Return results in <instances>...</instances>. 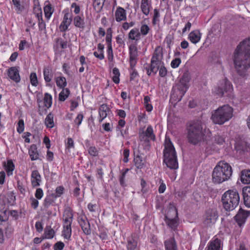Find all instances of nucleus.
I'll use <instances>...</instances> for the list:
<instances>
[{
  "instance_id": "f257e3e1",
  "label": "nucleus",
  "mask_w": 250,
  "mask_h": 250,
  "mask_svg": "<svg viewBox=\"0 0 250 250\" xmlns=\"http://www.w3.org/2000/svg\"><path fill=\"white\" fill-rule=\"evenodd\" d=\"M233 57L237 73L245 77L250 68V37L244 40L237 45Z\"/></svg>"
},
{
  "instance_id": "f03ea898",
  "label": "nucleus",
  "mask_w": 250,
  "mask_h": 250,
  "mask_svg": "<svg viewBox=\"0 0 250 250\" xmlns=\"http://www.w3.org/2000/svg\"><path fill=\"white\" fill-rule=\"evenodd\" d=\"M187 139L189 144L197 145L202 141H208L211 137L209 129L203 128V123L201 120H194L189 123L187 128Z\"/></svg>"
},
{
  "instance_id": "7ed1b4c3",
  "label": "nucleus",
  "mask_w": 250,
  "mask_h": 250,
  "mask_svg": "<svg viewBox=\"0 0 250 250\" xmlns=\"http://www.w3.org/2000/svg\"><path fill=\"white\" fill-rule=\"evenodd\" d=\"M165 148L163 150L164 163L171 169L178 168V162L177 154L174 146L169 137L166 136Z\"/></svg>"
},
{
  "instance_id": "20e7f679",
  "label": "nucleus",
  "mask_w": 250,
  "mask_h": 250,
  "mask_svg": "<svg viewBox=\"0 0 250 250\" xmlns=\"http://www.w3.org/2000/svg\"><path fill=\"white\" fill-rule=\"evenodd\" d=\"M232 169L231 166L224 161H220L214 168L212 179L214 183L220 184L228 180L231 176Z\"/></svg>"
},
{
  "instance_id": "39448f33",
  "label": "nucleus",
  "mask_w": 250,
  "mask_h": 250,
  "mask_svg": "<svg viewBox=\"0 0 250 250\" xmlns=\"http://www.w3.org/2000/svg\"><path fill=\"white\" fill-rule=\"evenodd\" d=\"M233 113V108L229 104H225L213 110L210 119L214 124L222 125L232 118Z\"/></svg>"
},
{
  "instance_id": "423d86ee",
  "label": "nucleus",
  "mask_w": 250,
  "mask_h": 250,
  "mask_svg": "<svg viewBox=\"0 0 250 250\" xmlns=\"http://www.w3.org/2000/svg\"><path fill=\"white\" fill-rule=\"evenodd\" d=\"M221 201L223 206L226 211L232 210L239 205V194L236 189H229L222 195Z\"/></svg>"
},
{
  "instance_id": "0eeeda50",
  "label": "nucleus",
  "mask_w": 250,
  "mask_h": 250,
  "mask_svg": "<svg viewBox=\"0 0 250 250\" xmlns=\"http://www.w3.org/2000/svg\"><path fill=\"white\" fill-rule=\"evenodd\" d=\"M129 63L130 71V81H134L139 77V73L136 69V66L138 61V52L136 45L131 44L128 47Z\"/></svg>"
},
{
  "instance_id": "6e6552de",
  "label": "nucleus",
  "mask_w": 250,
  "mask_h": 250,
  "mask_svg": "<svg viewBox=\"0 0 250 250\" xmlns=\"http://www.w3.org/2000/svg\"><path fill=\"white\" fill-rule=\"evenodd\" d=\"M163 59V48L160 46H157L152 54L150 60V63L149 64L151 66L156 68L155 74H156L158 71L159 67H160L162 64H164Z\"/></svg>"
},
{
  "instance_id": "1a4fd4ad",
  "label": "nucleus",
  "mask_w": 250,
  "mask_h": 250,
  "mask_svg": "<svg viewBox=\"0 0 250 250\" xmlns=\"http://www.w3.org/2000/svg\"><path fill=\"white\" fill-rule=\"evenodd\" d=\"M139 138L142 142L146 143H149L151 141L156 140V136L154 132L152 126L148 125L146 130L144 129H140L139 132Z\"/></svg>"
},
{
  "instance_id": "9d476101",
  "label": "nucleus",
  "mask_w": 250,
  "mask_h": 250,
  "mask_svg": "<svg viewBox=\"0 0 250 250\" xmlns=\"http://www.w3.org/2000/svg\"><path fill=\"white\" fill-rule=\"evenodd\" d=\"M234 148L236 153L240 158L245 157L250 152V145L243 140H237Z\"/></svg>"
},
{
  "instance_id": "9b49d317",
  "label": "nucleus",
  "mask_w": 250,
  "mask_h": 250,
  "mask_svg": "<svg viewBox=\"0 0 250 250\" xmlns=\"http://www.w3.org/2000/svg\"><path fill=\"white\" fill-rule=\"evenodd\" d=\"M218 218V212L215 209H208L203 216V223L206 226H211L215 223Z\"/></svg>"
},
{
  "instance_id": "f8f14e48",
  "label": "nucleus",
  "mask_w": 250,
  "mask_h": 250,
  "mask_svg": "<svg viewBox=\"0 0 250 250\" xmlns=\"http://www.w3.org/2000/svg\"><path fill=\"white\" fill-rule=\"evenodd\" d=\"M64 13L62 21L59 26V30L61 32H65L68 30L73 19L72 13L70 12L68 9L64 10Z\"/></svg>"
},
{
  "instance_id": "ddd939ff",
  "label": "nucleus",
  "mask_w": 250,
  "mask_h": 250,
  "mask_svg": "<svg viewBox=\"0 0 250 250\" xmlns=\"http://www.w3.org/2000/svg\"><path fill=\"white\" fill-rule=\"evenodd\" d=\"M219 83L223 85L222 87L217 86L214 89V92L221 96H222L225 92H231L233 90V86L231 83L227 79L224 78Z\"/></svg>"
},
{
  "instance_id": "4468645a",
  "label": "nucleus",
  "mask_w": 250,
  "mask_h": 250,
  "mask_svg": "<svg viewBox=\"0 0 250 250\" xmlns=\"http://www.w3.org/2000/svg\"><path fill=\"white\" fill-rule=\"evenodd\" d=\"M78 222L80 225L83 232L86 235H88L91 234V230L90 229V223L84 215H80L78 218Z\"/></svg>"
},
{
  "instance_id": "2eb2a0df",
  "label": "nucleus",
  "mask_w": 250,
  "mask_h": 250,
  "mask_svg": "<svg viewBox=\"0 0 250 250\" xmlns=\"http://www.w3.org/2000/svg\"><path fill=\"white\" fill-rule=\"evenodd\" d=\"M174 211L175 216L174 218H170L167 216H165V221L167 225L172 230H175L177 229L179 225V218L178 214V210L177 208L174 207Z\"/></svg>"
},
{
  "instance_id": "dca6fc26",
  "label": "nucleus",
  "mask_w": 250,
  "mask_h": 250,
  "mask_svg": "<svg viewBox=\"0 0 250 250\" xmlns=\"http://www.w3.org/2000/svg\"><path fill=\"white\" fill-rule=\"evenodd\" d=\"M7 74L9 78L13 82L19 83L21 80L19 73V67L12 66L9 67L7 70Z\"/></svg>"
},
{
  "instance_id": "f3484780",
  "label": "nucleus",
  "mask_w": 250,
  "mask_h": 250,
  "mask_svg": "<svg viewBox=\"0 0 250 250\" xmlns=\"http://www.w3.org/2000/svg\"><path fill=\"white\" fill-rule=\"evenodd\" d=\"M73 217L74 213L72 209L70 207H66L62 214V224L72 225Z\"/></svg>"
},
{
  "instance_id": "a211bd4d",
  "label": "nucleus",
  "mask_w": 250,
  "mask_h": 250,
  "mask_svg": "<svg viewBox=\"0 0 250 250\" xmlns=\"http://www.w3.org/2000/svg\"><path fill=\"white\" fill-rule=\"evenodd\" d=\"M250 215V213L249 211L244 210L241 208L235 216V221L238 223V225L241 226L245 223L247 218Z\"/></svg>"
},
{
  "instance_id": "6ab92c4d",
  "label": "nucleus",
  "mask_w": 250,
  "mask_h": 250,
  "mask_svg": "<svg viewBox=\"0 0 250 250\" xmlns=\"http://www.w3.org/2000/svg\"><path fill=\"white\" fill-rule=\"evenodd\" d=\"M54 7L52 6L49 0H47L44 1L43 11L45 18L47 21H49L54 12Z\"/></svg>"
},
{
  "instance_id": "aec40b11",
  "label": "nucleus",
  "mask_w": 250,
  "mask_h": 250,
  "mask_svg": "<svg viewBox=\"0 0 250 250\" xmlns=\"http://www.w3.org/2000/svg\"><path fill=\"white\" fill-rule=\"evenodd\" d=\"M42 177L37 170L32 171L31 175V183L33 188L39 187L41 185Z\"/></svg>"
},
{
  "instance_id": "412c9836",
  "label": "nucleus",
  "mask_w": 250,
  "mask_h": 250,
  "mask_svg": "<svg viewBox=\"0 0 250 250\" xmlns=\"http://www.w3.org/2000/svg\"><path fill=\"white\" fill-rule=\"evenodd\" d=\"M127 36L129 40L134 41L135 42H138L141 39L142 37L139 28L137 27H134L130 30Z\"/></svg>"
},
{
  "instance_id": "4be33fe9",
  "label": "nucleus",
  "mask_w": 250,
  "mask_h": 250,
  "mask_svg": "<svg viewBox=\"0 0 250 250\" xmlns=\"http://www.w3.org/2000/svg\"><path fill=\"white\" fill-rule=\"evenodd\" d=\"M2 165L8 176L13 175V171L15 169V165L12 160L8 159L6 162H3Z\"/></svg>"
},
{
  "instance_id": "5701e85b",
  "label": "nucleus",
  "mask_w": 250,
  "mask_h": 250,
  "mask_svg": "<svg viewBox=\"0 0 250 250\" xmlns=\"http://www.w3.org/2000/svg\"><path fill=\"white\" fill-rule=\"evenodd\" d=\"M115 18L117 22L125 21L126 20V11L123 7H118L115 12Z\"/></svg>"
},
{
  "instance_id": "b1692460",
  "label": "nucleus",
  "mask_w": 250,
  "mask_h": 250,
  "mask_svg": "<svg viewBox=\"0 0 250 250\" xmlns=\"http://www.w3.org/2000/svg\"><path fill=\"white\" fill-rule=\"evenodd\" d=\"M72 21L73 24L76 28L83 30L85 27V22L83 16L77 15L75 16Z\"/></svg>"
},
{
  "instance_id": "393cba45",
  "label": "nucleus",
  "mask_w": 250,
  "mask_h": 250,
  "mask_svg": "<svg viewBox=\"0 0 250 250\" xmlns=\"http://www.w3.org/2000/svg\"><path fill=\"white\" fill-rule=\"evenodd\" d=\"M141 9L142 13L146 16H148L152 8L151 0H141Z\"/></svg>"
},
{
  "instance_id": "a878e982",
  "label": "nucleus",
  "mask_w": 250,
  "mask_h": 250,
  "mask_svg": "<svg viewBox=\"0 0 250 250\" xmlns=\"http://www.w3.org/2000/svg\"><path fill=\"white\" fill-rule=\"evenodd\" d=\"M109 110V107L107 106V104H101L98 110L99 114V121L100 123L103 122V121L107 117V112Z\"/></svg>"
},
{
  "instance_id": "bb28decb",
  "label": "nucleus",
  "mask_w": 250,
  "mask_h": 250,
  "mask_svg": "<svg viewBox=\"0 0 250 250\" xmlns=\"http://www.w3.org/2000/svg\"><path fill=\"white\" fill-rule=\"evenodd\" d=\"M221 241L216 238L210 240L208 244L206 250H220Z\"/></svg>"
},
{
  "instance_id": "cd10ccee",
  "label": "nucleus",
  "mask_w": 250,
  "mask_h": 250,
  "mask_svg": "<svg viewBox=\"0 0 250 250\" xmlns=\"http://www.w3.org/2000/svg\"><path fill=\"white\" fill-rule=\"evenodd\" d=\"M62 235L64 239L69 241L70 240L72 235V225L62 224Z\"/></svg>"
},
{
  "instance_id": "c85d7f7f",
  "label": "nucleus",
  "mask_w": 250,
  "mask_h": 250,
  "mask_svg": "<svg viewBox=\"0 0 250 250\" xmlns=\"http://www.w3.org/2000/svg\"><path fill=\"white\" fill-rule=\"evenodd\" d=\"M242 194L245 205L250 208V186L243 188Z\"/></svg>"
},
{
  "instance_id": "c756f323",
  "label": "nucleus",
  "mask_w": 250,
  "mask_h": 250,
  "mask_svg": "<svg viewBox=\"0 0 250 250\" xmlns=\"http://www.w3.org/2000/svg\"><path fill=\"white\" fill-rule=\"evenodd\" d=\"M57 198H56V196H55V194L51 193L49 195H47L43 200V203H46V204H48L50 205L51 206L54 207L53 210L55 212L54 215H56V201Z\"/></svg>"
},
{
  "instance_id": "7c9ffc66",
  "label": "nucleus",
  "mask_w": 250,
  "mask_h": 250,
  "mask_svg": "<svg viewBox=\"0 0 250 250\" xmlns=\"http://www.w3.org/2000/svg\"><path fill=\"white\" fill-rule=\"evenodd\" d=\"M201 34L198 30L191 31L188 37V39L193 43H198L201 40Z\"/></svg>"
},
{
  "instance_id": "2f4dec72",
  "label": "nucleus",
  "mask_w": 250,
  "mask_h": 250,
  "mask_svg": "<svg viewBox=\"0 0 250 250\" xmlns=\"http://www.w3.org/2000/svg\"><path fill=\"white\" fill-rule=\"evenodd\" d=\"M28 154L31 161H35L39 159V154L37 146L36 144H32L30 146L28 150Z\"/></svg>"
},
{
  "instance_id": "473e14b6",
  "label": "nucleus",
  "mask_w": 250,
  "mask_h": 250,
  "mask_svg": "<svg viewBox=\"0 0 250 250\" xmlns=\"http://www.w3.org/2000/svg\"><path fill=\"white\" fill-rule=\"evenodd\" d=\"M43 75L45 83H50L53 77V73L52 69L49 66L44 67L43 70Z\"/></svg>"
},
{
  "instance_id": "72a5a7b5",
  "label": "nucleus",
  "mask_w": 250,
  "mask_h": 250,
  "mask_svg": "<svg viewBox=\"0 0 250 250\" xmlns=\"http://www.w3.org/2000/svg\"><path fill=\"white\" fill-rule=\"evenodd\" d=\"M164 245L166 250H177L176 243L174 237L166 240Z\"/></svg>"
},
{
  "instance_id": "f704fd0d",
  "label": "nucleus",
  "mask_w": 250,
  "mask_h": 250,
  "mask_svg": "<svg viewBox=\"0 0 250 250\" xmlns=\"http://www.w3.org/2000/svg\"><path fill=\"white\" fill-rule=\"evenodd\" d=\"M240 180L244 184H250V170L245 169L241 171Z\"/></svg>"
},
{
  "instance_id": "c9c22d12",
  "label": "nucleus",
  "mask_w": 250,
  "mask_h": 250,
  "mask_svg": "<svg viewBox=\"0 0 250 250\" xmlns=\"http://www.w3.org/2000/svg\"><path fill=\"white\" fill-rule=\"evenodd\" d=\"M104 46L103 44L101 43H98L97 45V49L100 53L99 54L97 52L95 51L93 53L94 56L99 60H103L104 58Z\"/></svg>"
},
{
  "instance_id": "e433bc0d",
  "label": "nucleus",
  "mask_w": 250,
  "mask_h": 250,
  "mask_svg": "<svg viewBox=\"0 0 250 250\" xmlns=\"http://www.w3.org/2000/svg\"><path fill=\"white\" fill-rule=\"evenodd\" d=\"M44 124L47 128H52L54 127V115L53 113L50 112L46 116L44 120Z\"/></svg>"
},
{
  "instance_id": "4c0bfd02",
  "label": "nucleus",
  "mask_w": 250,
  "mask_h": 250,
  "mask_svg": "<svg viewBox=\"0 0 250 250\" xmlns=\"http://www.w3.org/2000/svg\"><path fill=\"white\" fill-rule=\"evenodd\" d=\"M161 14L160 10L158 8H154L153 10V16L152 18V23L153 25H158L160 21Z\"/></svg>"
},
{
  "instance_id": "58836bf2",
  "label": "nucleus",
  "mask_w": 250,
  "mask_h": 250,
  "mask_svg": "<svg viewBox=\"0 0 250 250\" xmlns=\"http://www.w3.org/2000/svg\"><path fill=\"white\" fill-rule=\"evenodd\" d=\"M55 234L54 230L51 228V226H47L44 229L43 238L52 239Z\"/></svg>"
},
{
  "instance_id": "ea45409f",
  "label": "nucleus",
  "mask_w": 250,
  "mask_h": 250,
  "mask_svg": "<svg viewBox=\"0 0 250 250\" xmlns=\"http://www.w3.org/2000/svg\"><path fill=\"white\" fill-rule=\"evenodd\" d=\"M56 83L60 89L64 88L67 85L66 78L63 76H59L56 78Z\"/></svg>"
},
{
  "instance_id": "a19ab883",
  "label": "nucleus",
  "mask_w": 250,
  "mask_h": 250,
  "mask_svg": "<svg viewBox=\"0 0 250 250\" xmlns=\"http://www.w3.org/2000/svg\"><path fill=\"white\" fill-rule=\"evenodd\" d=\"M33 12L38 19V23L44 21L42 18V9L40 6L34 7Z\"/></svg>"
},
{
  "instance_id": "79ce46f5",
  "label": "nucleus",
  "mask_w": 250,
  "mask_h": 250,
  "mask_svg": "<svg viewBox=\"0 0 250 250\" xmlns=\"http://www.w3.org/2000/svg\"><path fill=\"white\" fill-rule=\"evenodd\" d=\"M62 91L59 94V100L61 102H63L69 96L70 91L68 88H62Z\"/></svg>"
},
{
  "instance_id": "37998d69",
  "label": "nucleus",
  "mask_w": 250,
  "mask_h": 250,
  "mask_svg": "<svg viewBox=\"0 0 250 250\" xmlns=\"http://www.w3.org/2000/svg\"><path fill=\"white\" fill-rule=\"evenodd\" d=\"M112 80L113 82L116 84H119L120 83V72L119 70L117 67H114L112 70Z\"/></svg>"
},
{
  "instance_id": "c03bdc74",
  "label": "nucleus",
  "mask_w": 250,
  "mask_h": 250,
  "mask_svg": "<svg viewBox=\"0 0 250 250\" xmlns=\"http://www.w3.org/2000/svg\"><path fill=\"white\" fill-rule=\"evenodd\" d=\"M112 30L111 28H108L106 30L105 41L107 47H112Z\"/></svg>"
},
{
  "instance_id": "a18cd8bd",
  "label": "nucleus",
  "mask_w": 250,
  "mask_h": 250,
  "mask_svg": "<svg viewBox=\"0 0 250 250\" xmlns=\"http://www.w3.org/2000/svg\"><path fill=\"white\" fill-rule=\"evenodd\" d=\"M43 103L45 106L47 108L51 106L52 104V97L50 94L48 93H45L43 98Z\"/></svg>"
},
{
  "instance_id": "49530a36",
  "label": "nucleus",
  "mask_w": 250,
  "mask_h": 250,
  "mask_svg": "<svg viewBox=\"0 0 250 250\" xmlns=\"http://www.w3.org/2000/svg\"><path fill=\"white\" fill-rule=\"evenodd\" d=\"M134 163L135 167L138 169H142L144 165L142 158L141 156L137 155L134 158Z\"/></svg>"
},
{
  "instance_id": "de8ad7c7",
  "label": "nucleus",
  "mask_w": 250,
  "mask_h": 250,
  "mask_svg": "<svg viewBox=\"0 0 250 250\" xmlns=\"http://www.w3.org/2000/svg\"><path fill=\"white\" fill-rule=\"evenodd\" d=\"M43 207V210L45 212V213L48 215V216H50L52 215H54V211L53 210L54 207L51 206L48 204H46V203H43L42 204Z\"/></svg>"
},
{
  "instance_id": "09e8293b",
  "label": "nucleus",
  "mask_w": 250,
  "mask_h": 250,
  "mask_svg": "<svg viewBox=\"0 0 250 250\" xmlns=\"http://www.w3.org/2000/svg\"><path fill=\"white\" fill-rule=\"evenodd\" d=\"M12 3L15 7V10L17 13H20L23 9L21 0H12Z\"/></svg>"
},
{
  "instance_id": "8fccbe9b",
  "label": "nucleus",
  "mask_w": 250,
  "mask_h": 250,
  "mask_svg": "<svg viewBox=\"0 0 250 250\" xmlns=\"http://www.w3.org/2000/svg\"><path fill=\"white\" fill-rule=\"evenodd\" d=\"M150 30L151 29L148 25L144 23L141 25L140 33H141V36H146L149 33Z\"/></svg>"
},
{
  "instance_id": "3c124183",
  "label": "nucleus",
  "mask_w": 250,
  "mask_h": 250,
  "mask_svg": "<svg viewBox=\"0 0 250 250\" xmlns=\"http://www.w3.org/2000/svg\"><path fill=\"white\" fill-rule=\"evenodd\" d=\"M30 82L31 85L33 86H37L39 84V82L37 78V74L35 72H31L30 77Z\"/></svg>"
},
{
  "instance_id": "603ef678",
  "label": "nucleus",
  "mask_w": 250,
  "mask_h": 250,
  "mask_svg": "<svg viewBox=\"0 0 250 250\" xmlns=\"http://www.w3.org/2000/svg\"><path fill=\"white\" fill-rule=\"evenodd\" d=\"M129 169L126 168L121 171V174L119 177V182L121 186L124 187L125 184V177L126 173L128 172Z\"/></svg>"
},
{
  "instance_id": "864d4df0",
  "label": "nucleus",
  "mask_w": 250,
  "mask_h": 250,
  "mask_svg": "<svg viewBox=\"0 0 250 250\" xmlns=\"http://www.w3.org/2000/svg\"><path fill=\"white\" fill-rule=\"evenodd\" d=\"M188 88V84L182 83L180 82L179 84L178 85V89L182 96L184 95L187 90Z\"/></svg>"
},
{
  "instance_id": "5fc2aeb1",
  "label": "nucleus",
  "mask_w": 250,
  "mask_h": 250,
  "mask_svg": "<svg viewBox=\"0 0 250 250\" xmlns=\"http://www.w3.org/2000/svg\"><path fill=\"white\" fill-rule=\"evenodd\" d=\"M24 122L23 119H20L17 126V131L19 134L23 132L24 130Z\"/></svg>"
},
{
  "instance_id": "6e6d98bb",
  "label": "nucleus",
  "mask_w": 250,
  "mask_h": 250,
  "mask_svg": "<svg viewBox=\"0 0 250 250\" xmlns=\"http://www.w3.org/2000/svg\"><path fill=\"white\" fill-rule=\"evenodd\" d=\"M137 242L134 239L128 240L126 245L127 250H135L137 247Z\"/></svg>"
},
{
  "instance_id": "4d7b16f0",
  "label": "nucleus",
  "mask_w": 250,
  "mask_h": 250,
  "mask_svg": "<svg viewBox=\"0 0 250 250\" xmlns=\"http://www.w3.org/2000/svg\"><path fill=\"white\" fill-rule=\"evenodd\" d=\"M159 75L161 77H165L168 73L167 68L165 66L164 64H162L160 67H159Z\"/></svg>"
},
{
  "instance_id": "13d9d810",
  "label": "nucleus",
  "mask_w": 250,
  "mask_h": 250,
  "mask_svg": "<svg viewBox=\"0 0 250 250\" xmlns=\"http://www.w3.org/2000/svg\"><path fill=\"white\" fill-rule=\"evenodd\" d=\"M65 148L67 149H70L74 148V142L72 138L70 137L67 138L66 142H65Z\"/></svg>"
},
{
  "instance_id": "bf43d9fd",
  "label": "nucleus",
  "mask_w": 250,
  "mask_h": 250,
  "mask_svg": "<svg viewBox=\"0 0 250 250\" xmlns=\"http://www.w3.org/2000/svg\"><path fill=\"white\" fill-rule=\"evenodd\" d=\"M88 152L90 155L96 157L98 156L99 151L95 146H90L88 149Z\"/></svg>"
},
{
  "instance_id": "052dcab7",
  "label": "nucleus",
  "mask_w": 250,
  "mask_h": 250,
  "mask_svg": "<svg viewBox=\"0 0 250 250\" xmlns=\"http://www.w3.org/2000/svg\"><path fill=\"white\" fill-rule=\"evenodd\" d=\"M125 121L124 119H122L119 120L118 122V125L116 127V130H120L121 132V135L124 137V135L123 130H121V128L125 126Z\"/></svg>"
},
{
  "instance_id": "680f3d73",
  "label": "nucleus",
  "mask_w": 250,
  "mask_h": 250,
  "mask_svg": "<svg viewBox=\"0 0 250 250\" xmlns=\"http://www.w3.org/2000/svg\"><path fill=\"white\" fill-rule=\"evenodd\" d=\"M144 68L146 71V74L148 76H150L152 73L155 74L156 68L151 66L148 63H146L144 65Z\"/></svg>"
},
{
  "instance_id": "e2e57ef3",
  "label": "nucleus",
  "mask_w": 250,
  "mask_h": 250,
  "mask_svg": "<svg viewBox=\"0 0 250 250\" xmlns=\"http://www.w3.org/2000/svg\"><path fill=\"white\" fill-rule=\"evenodd\" d=\"M181 63V60L180 58H176L172 60L170 63V66L172 68L178 67Z\"/></svg>"
},
{
  "instance_id": "0e129e2a",
  "label": "nucleus",
  "mask_w": 250,
  "mask_h": 250,
  "mask_svg": "<svg viewBox=\"0 0 250 250\" xmlns=\"http://www.w3.org/2000/svg\"><path fill=\"white\" fill-rule=\"evenodd\" d=\"M56 42L57 44H59L60 45L62 49H66L67 47V41H64L61 38L56 39Z\"/></svg>"
},
{
  "instance_id": "69168bd1",
  "label": "nucleus",
  "mask_w": 250,
  "mask_h": 250,
  "mask_svg": "<svg viewBox=\"0 0 250 250\" xmlns=\"http://www.w3.org/2000/svg\"><path fill=\"white\" fill-rule=\"evenodd\" d=\"M64 190V188L63 186H58L55 189V196H56V198L60 197L63 194Z\"/></svg>"
},
{
  "instance_id": "338daca9",
  "label": "nucleus",
  "mask_w": 250,
  "mask_h": 250,
  "mask_svg": "<svg viewBox=\"0 0 250 250\" xmlns=\"http://www.w3.org/2000/svg\"><path fill=\"white\" fill-rule=\"evenodd\" d=\"M107 59L109 62H113L114 60V56L113 49L112 47H107Z\"/></svg>"
},
{
  "instance_id": "774afa93",
  "label": "nucleus",
  "mask_w": 250,
  "mask_h": 250,
  "mask_svg": "<svg viewBox=\"0 0 250 250\" xmlns=\"http://www.w3.org/2000/svg\"><path fill=\"white\" fill-rule=\"evenodd\" d=\"M44 193L43 190L41 188H38L36 189L35 196L36 199L41 200L43 196Z\"/></svg>"
}]
</instances>
